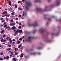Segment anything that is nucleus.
<instances>
[{"mask_svg": "<svg viewBox=\"0 0 61 61\" xmlns=\"http://www.w3.org/2000/svg\"><path fill=\"white\" fill-rule=\"evenodd\" d=\"M14 44H15V42H13L12 43V45H14Z\"/></svg>", "mask_w": 61, "mask_h": 61, "instance_id": "39", "label": "nucleus"}, {"mask_svg": "<svg viewBox=\"0 0 61 61\" xmlns=\"http://www.w3.org/2000/svg\"><path fill=\"white\" fill-rule=\"evenodd\" d=\"M25 37V36H23L21 38L22 39H23V38H24Z\"/></svg>", "mask_w": 61, "mask_h": 61, "instance_id": "50", "label": "nucleus"}, {"mask_svg": "<svg viewBox=\"0 0 61 61\" xmlns=\"http://www.w3.org/2000/svg\"><path fill=\"white\" fill-rule=\"evenodd\" d=\"M11 12H14V10H13L11 11Z\"/></svg>", "mask_w": 61, "mask_h": 61, "instance_id": "61", "label": "nucleus"}, {"mask_svg": "<svg viewBox=\"0 0 61 61\" xmlns=\"http://www.w3.org/2000/svg\"><path fill=\"white\" fill-rule=\"evenodd\" d=\"M24 56V54L23 53H21L20 54V58H22Z\"/></svg>", "mask_w": 61, "mask_h": 61, "instance_id": "4", "label": "nucleus"}, {"mask_svg": "<svg viewBox=\"0 0 61 61\" xmlns=\"http://www.w3.org/2000/svg\"><path fill=\"white\" fill-rule=\"evenodd\" d=\"M6 39L8 40L9 39V40L10 41L9 42L10 44H12V41L11 38H10L9 37H8L6 38Z\"/></svg>", "mask_w": 61, "mask_h": 61, "instance_id": "1", "label": "nucleus"}, {"mask_svg": "<svg viewBox=\"0 0 61 61\" xmlns=\"http://www.w3.org/2000/svg\"><path fill=\"white\" fill-rule=\"evenodd\" d=\"M17 44H19L20 43V41L17 40Z\"/></svg>", "mask_w": 61, "mask_h": 61, "instance_id": "9", "label": "nucleus"}, {"mask_svg": "<svg viewBox=\"0 0 61 61\" xmlns=\"http://www.w3.org/2000/svg\"><path fill=\"white\" fill-rule=\"evenodd\" d=\"M0 54L1 56H2V55H4V53L3 52H1L0 53Z\"/></svg>", "mask_w": 61, "mask_h": 61, "instance_id": "27", "label": "nucleus"}, {"mask_svg": "<svg viewBox=\"0 0 61 61\" xmlns=\"http://www.w3.org/2000/svg\"><path fill=\"white\" fill-rule=\"evenodd\" d=\"M30 54H31V55H35V54H36V53L34 52L32 54H31V53H30Z\"/></svg>", "mask_w": 61, "mask_h": 61, "instance_id": "24", "label": "nucleus"}, {"mask_svg": "<svg viewBox=\"0 0 61 61\" xmlns=\"http://www.w3.org/2000/svg\"><path fill=\"white\" fill-rule=\"evenodd\" d=\"M0 39H1V42H3V38L2 37H0Z\"/></svg>", "mask_w": 61, "mask_h": 61, "instance_id": "13", "label": "nucleus"}, {"mask_svg": "<svg viewBox=\"0 0 61 61\" xmlns=\"http://www.w3.org/2000/svg\"><path fill=\"white\" fill-rule=\"evenodd\" d=\"M19 28V29H20V28H21V26H19L18 27Z\"/></svg>", "mask_w": 61, "mask_h": 61, "instance_id": "47", "label": "nucleus"}, {"mask_svg": "<svg viewBox=\"0 0 61 61\" xmlns=\"http://www.w3.org/2000/svg\"><path fill=\"white\" fill-rule=\"evenodd\" d=\"M10 57H12V55H10Z\"/></svg>", "mask_w": 61, "mask_h": 61, "instance_id": "53", "label": "nucleus"}, {"mask_svg": "<svg viewBox=\"0 0 61 61\" xmlns=\"http://www.w3.org/2000/svg\"><path fill=\"white\" fill-rule=\"evenodd\" d=\"M11 48H9L8 49H7V51H9V50H11Z\"/></svg>", "mask_w": 61, "mask_h": 61, "instance_id": "34", "label": "nucleus"}, {"mask_svg": "<svg viewBox=\"0 0 61 61\" xmlns=\"http://www.w3.org/2000/svg\"><path fill=\"white\" fill-rule=\"evenodd\" d=\"M7 16V15L6 14L4 15V16Z\"/></svg>", "mask_w": 61, "mask_h": 61, "instance_id": "57", "label": "nucleus"}, {"mask_svg": "<svg viewBox=\"0 0 61 61\" xmlns=\"http://www.w3.org/2000/svg\"><path fill=\"white\" fill-rule=\"evenodd\" d=\"M10 21L11 22H13V20H10Z\"/></svg>", "mask_w": 61, "mask_h": 61, "instance_id": "51", "label": "nucleus"}, {"mask_svg": "<svg viewBox=\"0 0 61 61\" xmlns=\"http://www.w3.org/2000/svg\"><path fill=\"white\" fill-rule=\"evenodd\" d=\"M18 52H16L15 54V56H16V55H18Z\"/></svg>", "mask_w": 61, "mask_h": 61, "instance_id": "28", "label": "nucleus"}, {"mask_svg": "<svg viewBox=\"0 0 61 61\" xmlns=\"http://www.w3.org/2000/svg\"><path fill=\"white\" fill-rule=\"evenodd\" d=\"M36 9L37 11H38L39 10H40V9H39V8H37Z\"/></svg>", "mask_w": 61, "mask_h": 61, "instance_id": "25", "label": "nucleus"}, {"mask_svg": "<svg viewBox=\"0 0 61 61\" xmlns=\"http://www.w3.org/2000/svg\"><path fill=\"white\" fill-rule=\"evenodd\" d=\"M43 32V31H44V30H42V29H41L40 30H39V32Z\"/></svg>", "mask_w": 61, "mask_h": 61, "instance_id": "14", "label": "nucleus"}, {"mask_svg": "<svg viewBox=\"0 0 61 61\" xmlns=\"http://www.w3.org/2000/svg\"><path fill=\"white\" fill-rule=\"evenodd\" d=\"M0 20L1 21H2V20H3V19L1 17L0 19Z\"/></svg>", "mask_w": 61, "mask_h": 61, "instance_id": "38", "label": "nucleus"}, {"mask_svg": "<svg viewBox=\"0 0 61 61\" xmlns=\"http://www.w3.org/2000/svg\"><path fill=\"white\" fill-rule=\"evenodd\" d=\"M34 32H36V30H34Z\"/></svg>", "mask_w": 61, "mask_h": 61, "instance_id": "62", "label": "nucleus"}, {"mask_svg": "<svg viewBox=\"0 0 61 61\" xmlns=\"http://www.w3.org/2000/svg\"><path fill=\"white\" fill-rule=\"evenodd\" d=\"M4 32V30H1V34H3V33Z\"/></svg>", "mask_w": 61, "mask_h": 61, "instance_id": "20", "label": "nucleus"}, {"mask_svg": "<svg viewBox=\"0 0 61 61\" xmlns=\"http://www.w3.org/2000/svg\"><path fill=\"white\" fill-rule=\"evenodd\" d=\"M16 23L17 24V25H18L19 24V23H18V21H16Z\"/></svg>", "mask_w": 61, "mask_h": 61, "instance_id": "45", "label": "nucleus"}, {"mask_svg": "<svg viewBox=\"0 0 61 61\" xmlns=\"http://www.w3.org/2000/svg\"><path fill=\"white\" fill-rule=\"evenodd\" d=\"M14 5H15V8H16L17 7V6L16 5V4H15Z\"/></svg>", "mask_w": 61, "mask_h": 61, "instance_id": "22", "label": "nucleus"}, {"mask_svg": "<svg viewBox=\"0 0 61 61\" xmlns=\"http://www.w3.org/2000/svg\"><path fill=\"white\" fill-rule=\"evenodd\" d=\"M19 40H20V41H21V40H22V38H20V39H19Z\"/></svg>", "mask_w": 61, "mask_h": 61, "instance_id": "52", "label": "nucleus"}, {"mask_svg": "<svg viewBox=\"0 0 61 61\" xmlns=\"http://www.w3.org/2000/svg\"><path fill=\"white\" fill-rule=\"evenodd\" d=\"M31 37L29 36L28 37V38L29 39H31Z\"/></svg>", "mask_w": 61, "mask_h": 61, "instance_id": "46", "label": "nucleus"}, {"mask_svg": "<svg viewBox=\"0 0 61 61\" xmlns=\"http://www.w3.org/2000/svg\"><path fill=\"white\" fill-rule=\"evenodd\" d=\"M3 26V24H2L0 26L1 27H2V26Z\"/></svg>", "mask_w": 61, "mask_h": 61, "instance_id": "55", "label": "nucleus"}, {"mask_svg": "<svg viewBox=\"0 0 61 61\" xmlns=\"http://www.w3.org/2000/svg\"><path fill=\"white\" fill-rule=\"evenodd\" d=\"M5 13H6V11H5L2 13H1V14L2 15H4V14H5Z\"/></svg>", "mask_w": 61, "mask_h": 61, "instance_id": "21", "label": "nucleus"}, {"mask_svg": "<svg viewBox=\"0 0 61 61\" xmlns=\"http://www.w3.org/2000/svg\"><path fill=\"white\" fill-rule=\"evenodd\" d=\"M60 3L58 1L57 3V5H60Z\"/></svg>", "mask_w": 61, "mask_h": 61, "instance_id": "12", "label": "nucleus"}, {"mask_svg": "<svg viewBox=\"0 0 61 61\" xmlns=\"http://www.w3.org/2000/svg\"><path fill=\"white\" fill-rule=\"evenodd\" d=\"M15 25V23H12L10 24V26H14Z\"/></svg>", "mask_w": 61, "mask_h": 61, "instance_id": "3", "label": "nucleus"}, {"mask_svg": "<svg viewBox=\"0 0 61 61\" xmlns=\"http://www.w3.org/2000/svg\"><path fill=\"white\" fill-rule=\"evenodd\" d=\"M19 31V29H17V30L16 31V32L17 33H18V32Z\"/></svg>", "mask_w": 61, "mask_h": 61, "instance_id": "16", "label": "nucleus"}, {"mask_svg": "<svg viewBox=\"0 0 61 61\" xmlns=\"http://www.w3.org/2000/svg\"><path fill=\"white\" fill-rule=\"evenodd\" d=\"M6 24V22H4V24H3V25H5Z\"/></svg>", "mask_w": 61, "mask_h": 61, "instance_id": "36", "label": "nucleus"}, {"mask_svg": "<svg viewBox=\"0 0 61 61\" xmlns=\"http://www.w3.org/2000/svg\"><path fill=\"white\" fill-rule=\"evenodd\" d=\"M19 25H21V23H19Z\"/></svg>", "mask_w": 61, "mask_h": 61, "instance_id": "58", "label": "nucleus"}, {"mask_svg": "<svg viewBox=\"0 0 61 61\" xmlns=\"http://www.w3.org/2000/svg\"><path fill=\"white\" fill-rule=\"evenodd\" d=\"M5 17V16L4 15H2V17Z\"/></svg>", "mask_w": 61, "mask_h": 61, "instance_id": "56", "label": "nucleus"}, {"mask_svg": "<svg viewBox=\"0 0 61 61\" xmlns=\"http://www.w3.org/2000/svg\"><path fill=\"white\" fill-rule=\"evenodd\" d=\"M6 21H8V20H9V19L8 18H7L6 19Z\"/></svg>", "mask_w": 61, "mask_h": 61, "instance_id": "41", "label": "nucleus"}, {"mask_svg": "<svg viewBox=\"0 0 61 61\" xmlns=\"http://www.w3.org/2000/svg\"><path fill=\"white\" fill-rule=\"evenodd\" d=\"M0 61H2L3 60V59L2 58H1L0 59Z\"/></svg>", "mask_w": 61, "mask_h": 61, "instance_id": "43", "label": "nucleus"}, {"mask_svg": "<svg viewBox=\"0 0 61 61\" xmlns=\"http://www.w3.org/2000/svg\"><path fill=\"white\" fill-rule=\"evenodd\" d=\"M6 41V40L4 39L3 41V42H5Z\"/></svg>", "mask_w": 61, "mask_h": 61, "instance_id": "37", "label": "nucleus"}, {"mask_svg": "<svg viewBox=\"0 0 61 61\" xmlns=\"http://www.w3.org/2000/svg\"><path fill=\"white\" fill-rule=\"evenodd\" d=\"M11 55H12V54H13V51L11 52Z\"/></svg>", "mask_w": 61, "mask_h": 61, "instance_id": "54", "label": "nucleus"}, {"mask_svg": "<svg viewBox=\"0 0 61 61\" xmlns=\"http://www.w3.org/2000/svg\"><path fill=\"white\" fill-rule=\"evenodd\" d=\"M39 2V1L38 0H36L34 1V2H35V3H36V2Z\"/></svg>", "mask_w": 61, "mask_h": 61, "instance_id": "26", "label": "nucleus"}, {"mask_svg": "<svg viewBox=\"0 0 61 61\" xmlns=\"http://www.w3.org/2000/svg\"><path fill=\"white\" fill-rule=\"evenodd\" d=\"M17 50H18V49L17 48H15V51H16V50H17Z\"/></svg>", "mask_w": 61, "mask_h": 61, "instance_id": "35", "label": "nucleus"}, {"mask_svg": "<svg viewBox=\"0 0 61 61\" xmlns=\"http://www.w3.org/2000/svg\"><path fill=\"white\" fill-rule=\"evenodd\" d=\"M15 34H14V36H17V33L16 32H15Z\"/></svg>", "mask_w": 61, "mask_h": 61, "instance_id": "11", "label": "nucleus"}, {"mask_svg": "<svg viewBox=\"0 0 61 61\" xmlns=\"http://www.w3.org/2000/svg\"><path fill=\"white\" fill-rule=\"evenodd\" d=\"M15 1L14 0L13 1V3H15Z\"/></svg>", "mask_w": 61, "mask_h": 61, "instance_id": "60", "label": "nucleus"}, {"mask_svg": "<svg viewBox=\"0 0 61 61\" xmlns=\"http://www.w3.org/2000/svg\"><path fill=\"white\" fill-rule=\"evenodd\" d=\"M5 59H6V57H4V60H5Z\"/></svg>", "mask_w": 61, "mask_h": 61, "instance_id": "48", "label": "nucleus"}, {"mask_svg": "<svg viewBox=\"0 0 61 61\" xmlns=\"http://www.w3.org/2000/svg\"><path fill=\"white\" fill-rule=\"evenodd\" d=\"M10 16V14H9V15H7V17H9Z\"/></svg>", "mask_w": 61, "mask_h": 61, "instance_id": "42", "label": "nucleus"}, {"mask_svg": "<svg viewBox=\"0 0 61 61\" xmlns=\"http://www.w3.org/2000/svg\"><path fill=\"white\" fill-rule=\"evenodd\" d=\"M8 46L9 47H11V45H8Z\"/></svg>", "mask_w": 61, "mask_h": 61, "instance_id": "32", "label": "nucleus"}, {"mask_svg": "<svg viewBox=\"0 0 61 61\" xmlns=\"http://www.w3.org/2000/svg\"><path fill=\"white\" fill-rule=\"evenodd\" d=\"M37 23L36 22L35 23V24H32V25H30V26H34V27H36V26H37V25H36V24H37Z\"/></svg>", "mask_w": 61, "mask_h": 61, "instance_id": "2", "label": "nucleus"}, {"mask_svg": "<svg viewBox=\"0 0 61 61\" xmlns=\"http://www.w3.org/2000/svg\"><path fill=\"white\" fill-rule=\"evenodd\" d=\"M18 10H20V11H21V10H23V9L21 7H19L18 8Z\"/></svg>", "mask_w": 61, "mask_h": 61, "instance_id": "7", "label": "nucleus"}, {"mask_svg": "<svg viewBox=\"0 0 61 61\" xmlns=\"http://www.w3.org/2000/svg\"><path fill=\"white\" fill-rule=\"evenodd\" d=\"M13 61H17V59L15 58H14L13 59Z\"/></svg>", "mask_w": 61, "mask_h": 61, "instance_id": "10", "label": "nucleus"}, {"mask_svg": "<svg viewBox=\"0 0 61 61\" xmlns=\"http://www.w3.org/2000/svg\"><path fill=\"white\" fill-rule=\"evenodd\" d=\"M5 35H4L3 36V37H5Z\"/></svg>", "mask_w": 61, "mask_h": 61, "instance_id": "40", "label": "nucleus"}, {"mask_svg": "<svg viewBox=\"0 0 61 61\" xmlns=\"http://www.w3.org/2000/svg\"><path fill=\"white\" fill-rule=\"evenodd\" d=\"M22 30H19V32L20 34L21 33H22Z\"/></svg>", "mask_w": 61, "mask_h": 61, "instance_id": "18", "label": "nucleus"}, {"mask_svg": "<svg viewBox=\"0 0 61 61\" xmlns=\"http://www.w3.org/2000/svg\"><path fill=\"white\" fill-rule=\"evenodd\" d=\"M17 16H18V15H15V17H17Z\"/></svg>", "mask_w": 61, "mask_h": 61, "instance_id": "59", "label": "nucleus"}, {"mask_svg": "<svg viewBox=\"0 0 61 61\" xmlns=\"http://www.w3.org/2000/svg\"><path fill=\"white\" fill-rule=\"evenodd\" d=\"M5 43H3V45H5Z\"/></svg>", "mask_w": 61, "mask_h": 61, "instance_id": "64", "label": "nucleus"}, {"mask_svg": "<svg viewBox=\"0 0 61 61\" xmlns=\"http://www.w3.org/2000/svg\"><path fill=\"white\" fill-rule=\"evenodd\" d=\"M14 12H12L11 13V14L12 15H14Z\"/></svg>", "mask_w": 61, "mask_h": 61, "instance_id": "30", "label": "nucleus"}, {"mask_svg": "<svg viewBox=\"0 0 61 61\" xmlns=\"http://www.w3.org/2000/svg\"><path fill=\"white\" fill-rule=\"evenodd\" d=\"M11 51H9V53H11Z\"/></svg>", "mask_w": 61, "mask_h": 61, "instance_id": "63", "label": "nucleus"}, {"mask_svg": "<svg viewBox=\"0 0 61 61\" xmlns=\"http://www.w3.org/2000/svg\"><path fill=\"white\" fill-rule=\"evenodd\" d=\"M6 29H9L8 30H11V29L10 28V27L8 26L7 27H6Z\"/></svg>", "mask_w": 61, "mask_h": 61, "instance_id": "5", "label": "nucleus"}, {"mask_svg": "<svg viewBox=\"0 0 61 61\" xmlns=\"http://www.w3.org/2000/svg\"><path fill=\"white\" fill-rule=\"evenodd\" d=\"M5 21V20H3L1 21V23H4Z\"/></svg>", "mask_w": 61, "mask_h": 61, "instance_id": "31", "label": "nucleus"}, {"mask_svg": "<svg viewBox=\"0 0 61 61\" xmlns=\"http://www.w3.org/2000/svg\"><path fill=\"white\" fill-rule=\"evenodd\" d=\"M22 15H19V17H21V16Z\"/></svg>", "mask_w": 61, "mask_h": 61, "instance_id": "49", "label": "nucleus"}, {"mask_svg": "<svg viewBox=\"0 0 61 61\" xmlns=\"http://www.w3.org/2000/svg\"><path fill=\"white\" fill-rule=\"evenodd\" d=\"M26 9H27V10H28V8H29V7H28V6H26Z\"/></svg>", "mask_w": 61, "mask_h": 61, "instance_id": "29", "label": "nucleus"}, {"mask_svg": "<svg viewBox=\"0 0 61 61\" xmlns=\"http://www.w3.org/2000/svg\"><path fill=\"white\" fill-rule=\"evenodd\" d=\"M12 10V8H9V9L8 10V11H10Z\"/></svg>", "mask_w": 61, "mask_h": 61, "instance_id": "23", "label": "nucleus"}, {"mask_svg": "<svg viewBox=\"0 0 61 61\" xmlns=\"http://www.w3.org/2000/svg\"><path fill=\"white\" fill-rule=\"evenodd\" d=\"M9 5H11V1H9Z\"/></svg>", "mask_w": 61, "mask_h": 61, "instance_id": "17", "label": "nucleus"}, {"mask_svg": "<svg viewBox=\"0 0 61 61\" xmlns=\"http://www.w3.org/2000/svg\"><path fill=\"white\" fill-rule=\"evenodd\" d=\"M12 41H14H14H15V39H13L12 40Z\"/></svg>", "mask_w": 61, "mask_h": 61, "instance_id": "33", "label": "nucleus"}, {"mask_svg": "<svg viewBox=\"0 0 61 61\" xmlns=\"http://www.w3.org/2000/svg\"><path fill=\"white\" fill-rule=\"evenodd\" d=\"M4 25V26H3L4 28H5L7 26V25Z\"/></svg>", "mask_w": 61, "mask_h": 61, "instance_id": "19", "label": "nucleus"}, {"mask_svg": "<svg viewBox=\"0 0 61 61\" xmlns=\"http://www.w3.org/2000/svg\"><path fill=\"white\" fill-rule=\"evenodd\" d=\"M15 20H16L18 19V18H16V17L15 18Z\"/></svg>", "mask_w": 61, "mask_h": 61, "instance_id": "44", "label": "nucleus"}, {"mask_svg": "<svg viewBox=\"0 0 61 61\" xmlns=\"http://www.w3.org/2000/svg\"><path fill=\"white\" fill-rule=\"evenodd\" d=\"M9 56H7L6 57V59H9Z\"/></svg>", "mask_w": 61, "mask_h": 61, "instance_id": "15", "label": "nucleus"}, {"mask_svg": "<svg viewBox=\"0 0 61 61\" xmlns=\"http://www.w3.org/2000/svg\"><path fill=\"white\" fill-rule=\"evenodd\" d=\"M27 5H29V6H31L32 5V4L31 3H27Z\"/></svg>", "mask_w": 61, "mask_h": 61, "instance_id": "8", "label": "nucleus"}, {"mask_svg": "<svg viewBox=\"0 0 61 61\" xmlns=\"http://www.w3.org/2000/svg\"><path fill=\"white\" fill-rule=\"evenodd\" d=\"M15 26H13L11 28V29L12 30H15Z\"/></svg>", "mask_w": 61, "mask_h": 61, "instance_id": "6", "label": "nucleus"}]
</instances>
